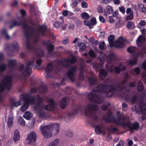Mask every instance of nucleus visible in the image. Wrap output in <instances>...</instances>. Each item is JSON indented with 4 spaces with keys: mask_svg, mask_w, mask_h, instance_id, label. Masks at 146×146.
Masks as SVG:
<instances>
[{
    "mask_svg": "<svg viewBox=\"0 0 146 146\" xmlns=\"http://www.w3.org/2000/svg\"><path fill=\"white\" fill-rule=\"evenodd\" d=\"M18 122L20 125L23 126H24L25 125V121L22 117H20Z\"/></svg>",
    "mask_w": 146,
    "mask_h": 146,
    "instance_id": "48",
    "label": "nucleus"
},
{
    "mask_svg": "<svg viewBox=\"0 0 146 146\" xmlns=\"http://www.w3.org/2000/svg\"><path fill=\"white\" fill-rule=\"evenodd\" d=\"M139 128L140 126L139 123L138 122H135L132 126H131V125H130L129 130L131 131L133 130L137 131L139 129Z\"/></svg>",
    "mask_w": 146,
    "mask_h": 146,
    "instance_id": "20",
    "label": "nucleus"
},
{
    "mask_svg": "<svg viewBox=\"0 0 146 146\" xmlns=\"http://www.w3.org/2000/svg\"><path fill=\"white\" fill-rule=\"evenodd\" d=\"M108 58L110 61H114L116 59V57L115 54L113 53H110L108 55Z\"/></svg>",
    "mask_w": 146,
    "mask_h": 146,
    "instance_id": "31",
    "label": "nucleus"
},
{
    "mask_svg": "<svg viewBox=\"0 0 146 146\" xmlns=\"http://www.w3.org/2000/svg\"><path fill=\"white\" fill-rule=\"evenodd\" d=\"M99 78L101 80H103L108 75V73H107L105 70L101 69L99 71Z\"/></svg>",
    "mask_w": 146,
    "mask_h": 146,
    "instance_id": "21",
    "label": "nucleus"
},
{
    "mask_svg": "<svg viewBox=\"0 0 146 146\" xmlns=\"http://www.w3.org/2000/svg\"><path fill=\"white\" fill-rule=\"evenodd\" d=\"M33 61L27 62L25 66L23 64H21L19 66V70L21 72L22 74L24 76L27 77L31 76L32 74V69L30 66H33Z\"/></svg>",
    "mask_w": 146,
    "mask_h": 146,
    "instance_id": "5",
    "label": "nucleus"
},
{
    "mask_svg": "<svg viewBox=\"0 0 146 146\" xmlns=\"http://www.w3.org/2000/svg\"><path fill=\"white\" fill-rule=\"evenodd\" d=\"M47 27L44 25H40L39 27L38 31L40 34L42 36H44L47 30Z\"/></svg>",
    "mask_w": 146,
    "mask_h": 146,
    "instance_id": "16",
    "label": "nucleus"
},
{
    "mask_svg": "<svg viewBox=\"0 0 146 146\" xmlns=\"http://www.w3.org/2000/svg\"><path fill=\"white\" fill-rule=\"evenodd\" d=\"M6 65L5 64H3L0 65V71L3 72L6 69Z\"/></svg>",
    "mask_w": 146,
    "mask_h": 146,
    "instance_id": "50",
    "label": "nucleus"
},
{
    "mask_svg": "<svg viewBox=\"0 0 146 146\" xmlns=\"http://www.w3.org/2000/svg\"><path fill=\"white\" fill-rule=\"evenodd\" d=\"M39 89L40 91L43 93H45L48 91V87L46 85L40 86Z\"/></svg>",
    "mask_w": 146,
    "mask_h": 146,
    "instance_id": "34",
    "label": "nucleus"
},
{
    "mask_svg": "<svg viewBox=\"0 0 146 146\" xmlns=\"http://www.w3.org/2000/svg\"><path fill=\"white\" fill-rule=\"evenodd\" d=\"M1 35L4 36L6 39H8L10 38V36L7 34V30L5 29L2 30L1 31Z\"/></svg>",
    "mask_w": 146,
    "mask_h": 146,
    "instance_id": "35",
    "label": "nucleus"
},
{
    "mask_svg": "<svg viewBox=\"0 0 146 146\" xmlns=\"http://www.w3.org/2000/svg\"><path fill=\"white\" fill-rule=\"evenodd\" d=\"M59 127L58 123H55L41 127L40 129L43 136L45 138H48L53 135V133L56 135L59 132Z\"/></svg>",
    "mask_w": 146,
    "mask_h": 146,
    "instance_id": "2",
    "label": "nucleus"
},
{
    "mask_svg": "<svg viewBox=\"0 0 146 146\" xmlns=\"http://www.w3.org/2000/svg\"><path fill=\"white\" fill-rule=\"evenodd\" d=\"M75 23L78 26L82 24V23L81 21L77 19L74 21Z\"/></svg>",
    "mask_w": 146,
    "mask_h": 146,
    "instance_id": "60",
    "label": "nucleus"
},
{
    "mask_svg": "<svg viewBox=\"0 0 146 146\" xmlns=\"http://www.w3.org/2000/svg\"><path fill=\"white\" fill-rule=\"evenodd\" d=\"M144 54L145 53L141 48L139 51L138 52L137 54L138 56H140L141 57H143Z\"/></svg>",
    "mask_w": 146,
    "mask_h": 146,
    "instance_id": "56",
    "label": "nucleus"
},
{
    "mask_svg": "<svg viewBox=\"0 0 146 146\" xmlns=\"http://www.w3.org/2000/svg\"><path fill=\"white\" fill-rule=\"evenodd\" d=\"M77 70V67L74 66L69 68L67 72L68 77L72 81L75 80L74 74L76 72Z\"/></svg>",
    "mask_w": 146,
    "mask_h": 146,
    "instance_id": "8",
    "label": "nucleus"
},
{
    "mask_svg": "<svg viewBox=\"0 0 146 146\" xmlns=\"http://www.w3.org/2000/svg\"><path fill=\"white\" fill-rule=\"evenodd\" d=\"M114 38V36L112 35H110L108 38V40L111 47H112L114 46L115 43L113 42Z\"/></svg>",
    "mask_w": 146,
    "mask_h": 146,
    "instance_id": "27",
    "label": "nucleus"
},
{
    "mask_svg": "<svg viewBox=\"0 0 146 146\" xmlns=\"http://www.w3.org/2000/svg\"><path fill=\"white\" fill-rule=\"evenodd\" d=\"M106 10L109 14H111L112 13L113 11V7L110 5H108L106 6Z\"/></svg>",
    "mask_w": 146,
    "mask_h": 146,
    "instance_id": "38",
    "label": "nucleus"
},
{
    "mask_svg": "<svg viewBox=\"0 0 146 146\" xmlns=\"http://www.w3.org/2000/svg\"><path fill=\"white\" fill-rule=\"evenodd\" d=\"M29 27L30 28V29H33V31H32L31 33H31V34L32 36L33 35H35L36 36H39V35L38 34L36 33L35 32V28L34 27H31L30 26H29Z\"/></svg>",
    "mask_w": 146,
    "mask_h": 146,
    "instance_id": "49",
    "label": "nucleus"
},
{
    "mask_svg": "<svg viewBox=\"0 0 146 146\" xmlns=\"http://www.w3.org/2000/svg\"><path fill=\"white\" fill-rule=\"evenodd\" d=\"M145 41V38L144 36L142 35H140L136 40V42L137 46L139 47H141L142 45V44Z\"/></svg>",
    "mask_w": 146,
    "mask_h": 146,
    "instance_id": "17",
    "label": "nucleus"
},
{
    "mask_svg": "<svg viewBox=\"0 0 146 146\" xmlns=\"http://www.w3.org/2000/svg\"><path fill=\"white\" fill-rule=\"evenodd\" d=\"M115 87L110 85L100 84L94 88L88 94L89 99L91 101L96 104H100L104 100V98L97 93H104L106 97L110 98L113 95L116 90H120L124 89V87L120 82L115 84Z\"/></svg>",
    "mask_w": 146,
    "mask_h": 146,
    "instance_id": "1",
    "label": "nucleus"
},
{
    "mask_svg": "<svg viewBox=\"0 0 146 146\" xmlns=\"http://www.w3.org/2000/svg\"><path fill=\"white\" fill-rule=\"evenodd\" d=\"M25 35L26 36V44H29L30 43V40L29 38L32 37L31 34L29 33L28 31L27 30H26L25 32Z\"/></svg>",
    "mask_w": 146,
    "mask_h": 146,
    "instance_id": "26",
    "label": "nucleus"
},
{
    "mask_svg": "<svg viewBox=\"0 0 146 146\" xmlns=\"http://www.w3.org/2000/svg\"><path fill=\"white\" fill-rule=\"evenodd\" d=\"M127 52L130 53H132L134 52L135 49L132 46L129 47L127 48Z\"/></svg>",
    "mask_w": 146,
    "mask_h": 146,
    "instance_id": "53",
    "label": "nucleus"
},
{
    "mask_svg": "<svg viewBox=\"0 0 146 146\" xmlns=\"http://www.w3.org/2000/svg\"><path fill=\"white\" fill-rule=\"evenodd\" d=\"M13 117H9L7 120V125L9 128L11 127L13 125Z\"/></svg>",
    "mask_w": 146,
    "mask_h": 146,
    "instance_id": "37",
    "label": "nucleus"
},
{
    "mask_svg": "<svg viewBox=\"0 0 146 146\" xmlns=\"http://www.w3.org/2000/svg\"><path fill=\"white\" fill-rule=\"evenodd\" d=\"M59 140L58 139H56L52 141L48 146H56L59 143Z\"/></svg>",
    "mask_w": 146,
    "mask_h": 146,
    "instance_id": "46",
    "label": "nucleus"
},
{
    "mask_svg": "<svg viewBox=\"0 0 146 146\" xmlns=\"http://www.w3.org/2000/svg\"><path fill=\"white\" fill-rule=\"evenodd\" d=\"M37 138L36 135L35 131L30 133L27 135V140L28 141V143L31 144L35 142Z\"/></svg>",
    "mask_w": 146,
    "mask_h": 146,
    "instance_id": "10",
    "label": "nucleus"
},
{
    "mask_svg": "<svg viewBox=\"0 0 146 146\" xmlns=\"http://www.w3.org/2000/svg\"><path fill=\"white\" fill-rule=\"evenodd\" d=\"M102 127L100 125H97L95 127V131L98 134H100L102 132Z\"/></svg>",
    "mask_w": 146,
    "mask_h": 146,
    "instance_id": "43",
    "label": "nucleus"
},
{
    "mask_svg": "<svg viewBox=\"0 0 146 146\" xmlns=\"http://www.w3.org/2000/svg\"><path fill=\"white\" fill-rule=\"evenodd\" d=\"M16 61L12 59L8 60L7 65L9 68H13L16 65Z\"/></svg>",
    "mask_w": 146,
    "mask_h": 146,
    "instance_id": "28",
    "label": "nucleus"
},
{
    "mask_svg": "<svg viewBox=\"0 0 146 146\" xmlns=\"http://www.w3.org/2000/svg\"><path fill=\"white\" fill-rule=\"evenodd\" d=\"M137 88L138 91L140 92L143 91L144 89V86L143 83L141 82H138L137 85Z\"/></svg>",
    "mask_w": 146,
    "mask_h": 146,
    "instance_id": "36",
    "label": "nucleus"
},
{
    "mask_svg": "<svg viewBox=\"0 0 146 146\" xmlns=\"http://www.w3.org/2000/svg\"><path fill=\"white\" fill-rule=\"evenodd\" d=\"M11 101L12 102L11 105L12 106L17 107L19 106L21 104V101L16 102L14 99H11Z\"/></svg>",
    "mask_w": 146,
    "mask_h": 146,
    "instance_id": "40",
    "label": "nucleus"
},
{
    "mask_svg": "<svg viewBox=\"0 0 146 146\" xmlns=\"http://www.w3.org/2000/svg\"><path fill=\"white\" fill-rule=\"evenodd\" d=\"M109 20L110 22L113 23L115 21V19L113 17V16H110L109 17Z\"/></svg>",
    "mask_w": 146,
    "mask_h": 146,
    "instance_id": "64",
    "label": "nucleus"
},
{
    "mask_svg": "<svg viewBox=\"0 0 146 146\" xmlns=\"http://www.w3.org/2000/svg\"><path fill=\"white\" fill-rule=\"evenodd\" d=\"M87 80L92 86L95 85L97 82V80L94 77L89 76L88 77Z\"/></svg>",
    "mask_w": 146,
    "mask_h": 146,
    "instance_id": "24",
    "label": "nucleus"
},
{
    "mask_svg": "<svg viewBox=\"0 0 146 146\" xmlns=\"http://www.w3.org/2000/svg\"><path fill=\"white\" fill-rule=\"evenodd\" d=\"M98 109V106L95 104H88L87 106V108L85 109V115L90 117L94 122H97L98 119L96 115V111Z\"/></svg>",
    "mask_w": 146,
    "mask_h": 146,
    "instance_id": "3",
    "label": "nucleus"
},
{
    "mask_svg": "<svg viewBox=\"0 0 146 146\" xmlns=\"http://www.w3.org/2000/svg\"><path fill=\"white\" fill-rule=\"evenodd\" d=\"M24 104L21 107V110L22 111H26L29 106V104L26 102V101H23Z\"/></svg>",
    "mask_w": 146,
    "mask_h": 146,
    "instance_id": "42",
    "label": "nucleus"
},
{
    "mask_svg": "<svg viewBox=\"0 0 146 146\" xmlns=\"http://www.w3.org/2000/svg\"><path fill=\"white\" fill-rule=\"evenodd\" d=\"M66 98H63L62 100L60 102V106L62 109H64L66 107Z\"/></svg>",
    "mask_w": 146,
    "mask_h": 146,
    "instance_id": "29",
    "label": "nucleus"
},
{
    "mask_svg": "<svg viewBox=\"0 0 146 146\" xmlns=\"http://www.w3.org/2000/svg\"><path fill=\"white\" fill-rule=\"evenodd\" d=\"M20 138L19 132L17 129L14 132V136L13 140L15 141L19 140Z\"/></svg>",
    "mask_w": 146,
    "mask_h": 146,
    "instance_id": "32",
    "label": "nucleus"
},
{
    "mask_svg": "<svg viewBox=\"0 0 146 146\" xmlns=\"http://www.w3.org/2000/svg\"><path fill=\"white\" fill-rule=\"evenodd\" d=\"M49 103L44 107L45 110L52 111L54 110L55 108V102L53 100L52 98H50L48 100Z\"/></svg>",
    "mask_w": 146,
    "mask_h": 146,
    "instance_id": "12",
    "label": "nucleus"
},
{
    "mask_svg": "<svg viewBox=\"0 0 146 146\" xmlns=\"http://www.w3.org/2000/svg\"><path fill=\"white\" fill-rule=\"evenodd\" d=\"M54 68V64L52 62H50L47 64L45 69V72L47 75V78H49L50 76V73L52 71Z\"/></svg>",
    "mask_w": 146,
    "mask_h": 146,
    "instance_id": "14",
    "label": "nucleus"
},
{
    "mask_svg": "<svg viewBox=\"0 0 146 146\" xmlns=\"http://www.w3.org/2000/svg\"><path fill=\"white\" fill-rule=\"evenodd\" d=\"M78 109L77 108V109H76L74 110V112H68L67 114V116L68 117V119L67 118V117L66 116L65 117V119H68V120H70V119L72 118L74 115H75L76 113L78 112Z\"/></svg>",
    "mask_w": 146,
    "mask_h": 146,
    "instance_id": "22",
    "label": "nucleus"
},
{
    "mask_svg": "<svg viewBox=\"0 0 146 146\" xmlns=\"http://www.w3.org/2000/svg\"><path fill=\"white\" fill-rule=\"evenodd\" d=\"M36 103L35 107L37 108H39L40 107L41 105L44 102V98L43 97H40L38 94L36 95Z\"/></svg>",
    "mask_w": 146,
    "mask_h": 146,
    "instance_id": "15",
    "label": "nucleus"
},
{
    "mask_svg": "<svg viewBox=\"0 0 146 146\" xmlns=\"http://www.w3.org/2000/svg\"><path fill=\"white\" fill-rule=\"evenodd\" d=\"M72 56L71 58H68L60 61V64L64 68H69L70 66V63L74 64L76 63L77 61L76 57L73 55H72Z\"/></svg>",
    "mask_w": 146,
    "mask_h": 146,
    "instance_id": "7",
    "label": "nucleus"
},
{
    "mask_svg": "<svg viewBox=\"0 0 146 146\" xmlns=\"http://www.w3.org/2000/svg\"><path fill=\"white\" fill-rule=\"evenodd\" d=\"M82 7L83 8H86L88 7V3L85 1H83L82 3Z\"/></svg>",
    "mask_w": 146,
    "mask_h": 146,
    "instance_id": "62",
    "label": "nucleus"
},
{
    "mask_svg": "<svg viewBox=\"0 0 146 146\" xmlns=\"http://www.w3.org/2000/svg\"><path fill=\"white\" fill-rule=\"evenodd\" d=\"M105 42H101L99 46V48L101 50H103L104 48V46Z\"/></svg>",
    "mask_w": 146,
    "mask_h": 146,
    "instance_id": "61",
    "label": "nucleus"
},
{
    "mask_svg": "<svg viewBox=\"0 0 146 146\" xmlns=\"http://www.w3.org/2000/svg\"><path fill=\"white\" fill-rule=\"evenodd\" d=\"M12 76L11 75H7L4 79L2 80L0 83V92L2 93L4 91L5 88L10 90L12 84Z\"/></svg>",
    "mask_w": 146,
    "mask_h": 146,
    "instance_id": "4",
    "label": "nucleus"
},
{
    "mask_svg": "<svg viewBox=\"0 0 146 146\" xmlns=\"http://www.w3.org/2000/svg\"><path fill=\"white\" fill-rule=\"evenodd\" d=\"M125 40L120 37L116 41L114 46L117 48H123L124 47Z\"/></svg>",
    "mask_w": 146,
    "mask_h": 146,
    "instance_id": "13",
    "label": "nucleus"
},
{
    "mask_svg": "<svg viewBox=\"0 0 146 146\" xmlns=\"http://www.w3.org/2000/svg\"><path fill=\"white\" fill-rule=\"evenodd\" d=\"M23 22V25H22V28L23 29H25L24 31H23V32L25 34V31L27 30L28 31V32L29 33L30 31V28L29 27L28 28H27V23H26L25 22V19L24 21H22Z\"/></svg>",
    "mask_w": 146,
    "mask_h": 146,
    "instance_id": "39",
    "label": "nucleus"
},
{
    "mask_svg": "<svg viewBox=\"0 0 146 146\" xmlns=\"http://www.w3.org/2000/svg\"><path fill=\"white\" fill-rule=\"evenodd\" d=\"M64 23V17L63 16L59 18V21H56L54 24V25L56 28H58L61 27Z\"/></svg>",
    "mask_w": 146,
    "mask_h": 146,
    "instance_id": "19",
    "label": "nucleus"
},
{
    "mask_svg": "<svg viewBox=\"0 0 146 146\" xmlns=\"http://www.w3.org/2000/svg\"><path fill=\"white\" fill-rule=\"evenodd\" d=\"M81 17L83 19L85 20H88L90 17L89 15L86 12L82 13L81 14Z\"/></svg>",
    "mask_w": 146,
    "mask_h": 146,
    "instance_id": "45",
    "label": "nucleus"
},
{
    "mask_svg": "<svg viewBox=\"0 0 146 146\" xmlns=\"http://www.w3.org/2000/svg\"><path fill=\"white\" fill-rule=\"evenodd\" d=\"M122 106L123 110L124 111H127V104L126 103H123L122 104Z\"/></svg>",
    "mask_w": 146,
    "mask_h": 146,
    "instance_id": "58",
    "label": "nucleus"
},
{
    "mask_svg": "<svg viewBox=\"0 0 146 146\" xmlns=\"http://www.w3.org/2000/svg\"><path fill=\"white\" fill-rule=\"evenodd\" d=\"M88 54L90 56L92 57H95L96 56L95 52L92 50H90Z\"/></svg>",
    "mask_w": 146,
    "mask_h": 146,
    "instance_id": "54",
    "label": "nucleus"
},
{
    "mask_svg": "<svg viewBox=\"0 0 146 146\" xmlns=\"http://www.w3.org/2000/svg\"><path fill=\"white\" fill-rule=\"evenodd\" d=\"M31 114L29 112H26L23 115V117L27 119H30L31 117Z\"/></svg>",
    "mask_w": 146,
    "mask_h": 146,
    "instance_id": "51",
    "label": "nucleus"
},
{
    "mask_svg": "<svg viewBox=\"0 0 146 146\" xmlns=\"http://www.w3.org/2000/svg\"><path fill=\"white\" fill-rule=\"evenodd\" d=\"M118 21L116 22L115 23V27L116 28H121L124 25L125 23L121 21L120 20V18H119L118 19Z\"/></svg>",
    "mask_w": 146,
    "mask_h": 146,
    "instance_id": "33",
    "label": "nucleus"
},
{
    "mask_svg": "<svg viewBox=\"0 0 146 146\" xmlns=\"http://www.w3.org/2000/svg\"><path fill=\"white\" fill-rule=\"evenodd\" d=\"M21 101H26V102L31 105L34 104L36 102V96L35 95L31 96L29 93H27L21 94L20 95Z\"/></svg>",
    "mask_w": 146,
    "mask_h": 146,
    "instance_id": "6",
    "label": "nucleus"
},
{
    "mask_svg": "<svg viewBox=\"0 0 146 146\" xmlns=\"http://www.w3.org/2000/svg\"><path fill=\"white\" fill-rule=\"evenodd\" d=\"M23 25V22L22 21L18 22L16 21H14L12 23V25H11L10 28L12 29L13 27L16 26L18 25L21 26Z\"/></svg>",
    "mask_w": 146,
    "mask_h": 146,
    "instance_id": "30",
    "label": "nucleus"
},
{
    "mask_svg": "<svg viewBox=\"0 0 146 146\" xmlns=\"http://www.w3.org/2000/svg\"><path fill=\"white\" fill-rule=\"evenodd\" d=\"M106 119L107 121L109 122L113 121L117 125H121L122 122L121 121V119L120 118H115L114 117H112L110 119Z\"/></svg>",
    "mask_w": 146,
    "mask_h": 146,
    "instance_id": "18",
    "label": "nucleus"
},
{
    "mask_svg": "<svg viewBox=\"0 0 146 146\" xmlns=\"http://www.w3.org/2000/svg\"><path fill=\"white\" fill-rule=\"evenodd\" d=\"M8 48H11L12 50L8 51V54L9 55H11L13 52H17L19 50V46L17 42H15L12 44L7 46Z\"/></svg>",
    "mask_w": 146,
    "mask_h": 146,
    "instance_id": "11",
    "label": "nucleus"
},
{
    "mask_svg": "<svg viewBox=\"0 0 146 146\" xmlns=\"http://www.w3.org/2000/svg\"><path fill=\"white\" fill-rule=\"evenodd\" d=\"M77 46L79 47L80 49L82 51L85 50L86 48L85 44L83 42H79L78 43Z\"/></svg>",
    "mask_w": 146,
    "mask_h": 146,
    "instance_id": "44",
    "label": "nucleus"
},
{
    "mask_svg": "<svg viewBox=\"0 0 146 146\" xmlns=\"http://www.w3.org/2000/svg\"><path fill=\"white\" fill-rule=\"evenodd\" d=\"M42 43L44 46H46L47 50L49 53L53 51L54 49V46L51 43L50 40H43Z\"/></svg>",
    "mask_w": 146,
    "mask_h": 146,
    "instance_id": "9",
    "label": "nucleus"
},
{
    "mask_svg": "<svg viewBox=\"0 0 146 146\" xmlns=\"http://www.w3.org/2000/svg\"><path fill=\"white\" fill-rule=\"evenodd\" d=\"M133 15L132 13H131L129 15L127 16L126 17L127 20H130L132 19H133Z\"/></svg>",
    "mask_w": 146,
    "mask_h": 146,
    "instance_id": "57",
    "label": "nucleus"
},
{
    "mask_svg": "<svg viewBox=\"0 0 146 146\" xmlns=\"http://www.w3.org/2000/svg\"><path fill=\"white\" fill-rule=\"evenodd\" d=\"M131 125V122L130 121H128L125 122H122L121 126L123 128L127 127L129 129L130 126Z\"/></svg>",
    "mask_w": 146,
    "mask_h": 146,
    "instance_id": "41",
    "label": "nucleus"
},
{
    "mask_svg": "<svg viewBox=\"0 0 146 146\" xmlns=\"http://www.w3.org/2000/svg\"><path fill=\"white\" fill-rule=\"evenodd\" d=\"M127 69L126 66H123L122 68H120L119 67L115 66V71L116 73L119 74L121 72H123L125 70Z\"/></svg>",
    "mask_w": 146,
    "mask_h": 146,
    "instance_id": "25",
    "label": "nucleus"
},
{
    "mask_svg": "<svg viewBox=\"0 0 146 146\" xmlns=\"http://www.w3.org/2000/svg\"><path fill=\"white\" fill-rule=\"evenodd\" d=\"M137 98L136 95H134L130 99L129 101H130L131 103H134L136 101Z\"/></svg>",
    "mask_w": 146,
    "mask_h": 146,
    "instance_id": "52",
    "label": "nucleus"
},
{
    "mask_svg": "<svg viewBox=\"0 0 146 146\" xmlns=\"http://www.w3.org/2000/svg\"><path fill=\"white\" fill-rule=\"evenodd\" d=\"M137 63V60L136 59L133 60H131L129 62V64L130 65H133L136 64Z\"/></svg>",
    "mask_w": 146,
    "mask_h": 146,
    "instance_id": "59",
    "label": "nucleus"
},
{
    "mask_svg": "<svg viewBox=\"0 0 146 146\" xmlns=\"http://www.w3.org/2000/svg\"><path fill=\"white\" fill-rule=\"evenodd\" d=\"M139 108L142 114L146 113V104H145L144 102H141L139 104Z\"/></svg>",
    "mask_w": 146,
    "mask_h": 146,
    "instance_id": "23",
    "label": "nucleus"
},
{
    "mask_svg": "<svg viewBox=\"0 0 146 146\" xmlns=\"http://www.w3.org/2000/svg\"><path fill=\"white\" fill-rule=\"evenodd\" d=\"M140 11L144 13L146 12V8L143 4H141L139 5Z\"/></svg>",
    "mask_w": 146,
    "mask_h": 146,
    "instance_id": "47",
    "label": "nucleus"
},
{
    "mask_svg": "<svg viewBox=\"0 0 146 146\" xmlns=\"http://www.w3.org/2000/svg\"><path fill=\"white\" fill-rule=\"evenodd\" d=\"M133 70L134 72L137 74H139L141 72L140 69L138 67H136L135 68L133 69Z\"/></svg>",
    "mask_w": 146,
    "mask_h": 146,
    "instance_id": "63",
    "label": "nucleus"
},
{
    "mask_svg": "<svg viewBox=\"0 0 146 146\" xmlns=\"http://www.w3.org/2000/svg\"><path fill=\"white\" fill-rule=\"evenodd\" d=\"M107 129L110 132H114L115 131H118L119 130L116 127H113L111 129L109 127H108Z\"/></svg>",
    "mask_w": 146,
    "mask_h": 146,
    "instance_id": "55",
    "label": "nucleus"
}]
</instances>
